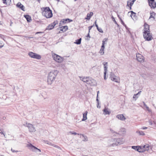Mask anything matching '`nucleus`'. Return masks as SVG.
<instances>
[{
  "instance_id": "nucleus-1",
  "label": "nucleus",
  "mask_w": 156,
  "mask_h": 156,
  "mask_svg": "<svg viewBox=\"0 0 156 156\" xmlns=\"http://www.w3.org/2000/svg\"><path fill=\"white\" fill-rule=\"evenodd\" d=\"M80 78L81 80L90 86H96L97 85V83L96 80L91 77L80 76Z\"/></svg>"
},
{
  "instance_id": "nucleus-2",
  "label": "nucleus",
  "mask_w": 156,
  "mask_h": 156,
  "mask_svg": "<svg viewBox=\"0 0 156 156\" xmlns=\"http://www.w3.org/2000/svg\"><path fill=\"white\" fill-rule=\"evenodd\" d=\"M57 70H54L50 72L47 79V82L49 84H51L55 80V78L58 73Z\"/></svg>"
},
{
  "instance_id": "nucleus-3",
  "label": "nucleus",
  "mask_w": 156,
  "mask_h": 156,
  "mask_svg": "<svg viewBox=\"0 0 156 156\" xmlns=\"http://www.w3.org/2000/svg\"><path fill=\"white\" fill-rule=\"evenodd\" d=\"M42 14L43 16L47 18H50L52 16V13L51 10L49 7H47L43 8Z\"/></svg>"
},
{
  "instance_id": "nucleus-4",
  "label": "nucleus",
  "mask_w": 156,
  "mask_h": 156,
  "mask_svg": "<svg viewBox=\"0 0 156 156\" xmlns=\"http://www.w3.org/2000/svg\"><path fill=\"white\" fill-rule=\"evenodd\" d=\"M52 56L53 59L58 62L61 63L62 62L63 60V58L61 57L56 54H53Z\"/></svg>"
},
{
  "instance_id": "nucleus-5",
  "label": "nucleus",
  "mask_w": 156,
  "mask_h": 156,
  "mask_svg": "<svg viewBox=\"0 0 156 156\" xmlns=\"http://www.w3.org/2000/svg\"><path fill=\"white\" fill-rule=\"evenodd\" d=\"M143 36L145 40L147 41H151L153 39L152 35L150 33V31L146 32H143Z\"/></svg>"
},
{
  "instance_id": "nucleus-6",
  "label": "nucleus",
  "mask_w": 156,
  "mask_h": 156,
  "mask_svg": "<svg viewBox=\"0 0 156 156\" xmlns=\"http://www.w3.org/2000/svg\"><path fill=\"white\" fill-rule=\"evenodd\" d=\"M108 146L110 147H113L117 146L115 142V138H112L108 140L107 141Z\"/></svg>"
},
{
  "instance_id": "nucleus-7",
  "label": "nucleus",
  "mask_w": 156,
  "mask_h": 156,
  "mask_svg": "<svg viewBox=\"0 0 156 156\" xmlns=\"http://www.w3.org/2000/svg\"><path fill=\"white\" fill-rule=\"evenodd\" d=\"M28 54L30 57L34 58H35L39 60L41 58V57L40 55L32 52H29Z\"/></svg>"
},
{
  "instance_id": "nucleus-8",
  "label": "nucleus",
  "mask_w": 156,
  "mask_h": 156,
  "mask_svg": "<svg viewBox=\"0 0 156 156\" xmlns=\"http://www.w3.org/2000/svg\"><path fill=\"white\" fill-rule=\"evenodd\" d=\"M27 146L30 147V149L32 151L36 152H41V150L32 145L31 144H29L27 145Z\"/></svg>"
},
{
  "instance_id": "nucleus-9",
  "label": "nucleus",
  "mask_w": 156,
  "mask_h": 156,
  "mask_svg": "<svg viewBox=\"0 0 156 156\" xmlns=\"http://www.w3.org/2000/svg\"><path fill=\"white\" fill-rule=\"evenodd\" d=\"M110 78L112 81L118 83L119 80V78L115 76L113 73H112L110 75Z\"/></svg>"
},
{
  "instance_id": "nucleus-10",
  "label": "nucleus",
  "mask_w": 156,
  "mask_h": 156,
  "mask_svg": "<svg viewBox=\"0 0 156 156\" xmlns=\"http://www.w3.org/2000/svg\"><path fill=\"white\" fill-rule=\"evenodd\" d=\"M149 3V5L151 8L154 9L156 7V2L154 0H147Z\"/></svg>"
},
{
  "instance_id": "nucleus-11",
  "label": "nucleus",
  "mask_w": 156,
  "mask_h": 156,
  "mask_svg": "<svg viewBox=\"0 0 156 156\" xmlns=\"http://www.w3.org/2000/svg\"><path fill=\"white\" fill-rule=\"evenodd\" d=\"M115 142L117 144V146L119 144H123L124 142V140L123 138H119L117 139L115 138Z\"/></svg>"
},
{
  "instance_id": "nucleus-12",
  "label": "nucleus",
  "mask_w": 156,
  "mask_h": 156,
  "mask_svg": "<svg viewBox=\"0 0 156 156\" xmlns=\"http://www.w3.org/2000/svg\"><path fill=\"white\" fill-rule=\"evenodd\" d=\"M30 132H34L36 131V129L33 125L30 124L29 123L27 126Z\"/></svg>"
},
{
  "instance_id": "nucleus-13",
  "label": "nucleus",
  "mask_w": 156,
  "mask_h": 156,
  "mask_svg": "<svg viewBox=\"0 0 156 156\" xmlns=\"http://www.w3.org/2000/svg\"><path fill=\"white\" fill-rule=\"evenodd\" d=\"M136 59L139 62H142L144 61V57L141 54H136Z\"/></svg>"
},
{
  "instance_id": "nucleus-14",
  "label": "nucleus",
  "mask_w": 156,
  "mask_h": 156,
  "mask_svg": "<svg viewBox=\"0 0 156 156\" xmlns=\"http://www.w3.org/2000/svg\"><path fill=\"white\" fill-rule=\"evenodd\" d=\"M130 12L131 13L130 16L131 17L132 19L134 20H137V16H136V13L132 11L129 12L128 13H129Z\"/></svg>"
},
{
  "instance_id": "nucleus-15",
  "label": "nucleus",
  "mask_w": 156,
  "mask_h": 156,
  "mask_svg": "<svg viewBox=\"0 0 156 156\" xmlns=\"http://www.w3.org/2000/svg\"><path fill=\"white\" fill-rule=\"evenodd\" d=\"M57 22H54L53 23L51 24L50 25H49L47 27V28L46 29V30H51L52 29H53L54 27V26L56 25L57 23Z\"/></svg>"
},
{
  "instance_id": "nucleus-16",
  "label": "nucleus",
  "mask_w": 156,
  "mask_h": 156,
  "mask_svg": "<svg viewBox=\"0 0 156 156\" xmlns=\"http://www.w3.org/2000/svg\"><path fill=\"white\" fill-rule=\"evenodd\" d=\"M45 143H46V144H48L49 145H51V146H52L54 147H55L56 148H57L58 149H60V147L58 146L57 145H56L53 144H52V143L50 142H49L48 141H45Z\"/></svg>"
},
{
  "instance_id": "nucleus-17",
  "label": "nucleus",
  "mask_w": 156,
  "mask_h": 156,
  "mask_svg": "<svg viewBox=\"0 0 156 156\" xmlns=\"http://www.w3.org/2000/svg\"><path fill=\"white\" fill-rule=\"evenodd\" d=\"M116 117L122 121L125 120L126 119L125 117L122 114L118 115L116 116Z\"/></svg>"
},
{
  "instance_id": "nucleus-18",
  "label": "nucleus",
  "mask_w": 156,
  "mask_h": 156,
  "mask_svg": "<svg viewBox=\"0 0 156 156\" xmlns=\"http://www.w3.org/2000/svg\"><path fill=\"white\" fill-rule=\"evenodd\" d=\"M16 6L18 8L24 11V6L22 5L20 2H19L16 5Z\"/></svg>"
},
{
  "instance_id": "nucleus-19",
  "label": "nucleus",
  "mask_w": 156,
  "mask_h": 156,
  "mask_svg": "<svg viewBox=\"0 0 156 156\" xmlns=\"http://www.w3.org/2000/svg\"><path fill=\"white\" fill-rule=\"evenodd\" d=\"M61 27V29H60V33L64 32L66 31L68 29V27L67 26H64L62 27Z\"/></svg>"
},
{
  "instance_id": "nucleus-20",
  "label": "nucleus",
  "mask_w": 156,
  "mask_h": 156,
  "mask_svg": "<svg viewBox=\"0 0 156 156\" xmlns=\"http://www.w3.org/2000/svg\"><path fill=\"white\" fill-rule=\"evenodd\" d=\"M141 92V91H140L138 93L134 94L133 97V99H135V101H136V100L139 97L140 95V94Z\"/></svg>"
},
{
  "instance_id": "nucleus-21",
  "label": "nucleus",
  "mask_w": 156,
  "mask_h": 156,
  "mask_svg": "<svg viewBox=\"0 0 156 156\" xmlns=\"http://www.w3.org/2000/svg\"><path fill=\"white\" fill-rule=\"evenodd\" d=\"M149 26L146 23L144 24V32H149Z\"/></svg>"
},
{
  "instance_id": "nucleus-22",
  "label": "nucleus",
  "mask_w": 156,
  "mask_h": 156,
  "mask_svg": "<svg viewBox=\"0 0 156 156\" xmlns=\"http://www.w3.org/2000/svg\"><path fill=\"white\" fill-rule=\"evenodd\" d=\"M108 38H105L102 41V45L101 46L102 48H105V44H106L107 42Z\"/></svg>"
},
{
  "instance_id": "nucleus-23",
  "label": "nucleus",
  "mask_w": 156,
  "mask_h": 156,
  "mask_svg": "<svg viewBox=\"0 0 156 156\" xmlns=\"http://www.w3.org/2000/svg\"><path fill=\"white\" fill-rule=\"evenodd\" d=\"M87 112L86 111L83 114V118L82 119V121H84L87 119Z\"/></svg>"
},
{
  "instance_id": "nucleus-24",
  "label": "nucleus",
  "mask_w": 156,
  "mask_h": 156,
  "mask_svg": "<svg viewBox=\"0 0 156 156\" xmlns=\"http://www.w3.org/2000/svg\"><path fill=\"white\" fill-rule=\"evenodd\" d=\"M24 17L26 18L27 21L30 22L32 20L31 17L28 15H25Z\"/></svg>"
},
{
  "instance_id": "nucleus-25",
  "label": "nucleus",
  "mask_w": 156,
  "mask_h": 156,
  "mask_svg": "<svg viewBox=\"0 0 156 156\" xmlns=\"http://www.w3.org/2000/svg\"><path fill=\"white\" fill-rule=\"evenodd\" d=\"M80 138L82 139L83 141H87V137L86 136H84L83 134H80Z\"/></svg>"
},
{
  "instance_id": "nucleus-26",
  "label": "nucleus",
  "mask_w": 156,
  "mask_h": 156,
  "mask_svg": "<svg viewBox=\"0 0 156 156\" xmlns=\"http://www.w3.org/2000/svg\"><path fill=\"white\" fill-rule=\"evenodd\" d=\"M150 147V145L148 144H146L143 146H142V148H144V151L146 150L147 151L149 149Z\"/></svg>"
},
{
  "instance_id": "nucleus-27",
  "label": "nucleus",
  "mask_w": 156,
  "mask_h": 156,
  "mask_svg": "<svg viewBox=\"0 0 156 156\" xmlns=\"http://www.w3.org/2000/svg\"><path fill=\"white\" fill-rule=\"evenodd\" d=\"M11 0H3V3L6 5H9L11 2Z\"/></svg>"
},
{
  "instance_id": "nucleus-28",
  "label": "nucleus",
  "mask_w": 156,
  "mask_h": 156,
  "mask_svg": "<svg viewBox=\"0 0 156 156\" xmlns=\"http://www.w3.org/2000/svg\"><path fill=\"white\" fill-rule=\"evenodd\" d=\"M156 15V13L154 12H153L152 13H150V16L149 17V19H150L151 18H153L154 20L155 19V15Z\"/></svg>"
},
{
  "instance_id": "nucleus-29",
  "label": "nucleus",
  "mask_w": 156,
  "mask_h": 156,
  "mask_svg": "<svg viewBox=\"0 0 156 156\" xmlns=\"http://www.w3.org/2000/svg\"><path fill=\"white\" fill-rule=\"evenodd\" d=\"M93 15V13L92 12H90L89 14H87V17L86 18V19L87 20H89L90 18Z\"/></svg>"
},
{
  "instance_id": "nucleus-30",
  "label": "nucleus",
  "mask_w": 156,
  "mask_h": 156,
  "mask_svg": "<svg viewBox=\"0 0 156 156\" xmlns=\"http://www.w3.org/2000/svg\"><path fill=\"white\" fill-rule=\"evenodd\" d=\"M104 112L105 113V115H109L110 113L111 112L109 111H108V110L107 108H105L103 110Z\"/></svg>"
},
{
  "instance_id": "nucleus-31",
  "label": "nucleus",
  "mask_w": 156,
  "mask_h": 156,
  "mask_svg": "<svg viewBox=\"0 0 156 156\" xmlns=\"http://www.w3.org/2000/svg\"><path fill=\"white\" fill-rule=\"evenodd\" d=\"M136 133L139 135L143 136L145 135V133L142 131H136Z\"/></svg>"
},
{
  "instance_id": "nucleus-32",
  "label": "nucleus",
  "mask_w": 156,
  "mask_h": 156,
  "mask_svg": "<svg viewBox=\"0 0 156 156\" xmlns=\"http://www.w3.org/2000/svg\"><path fill=\"white\" fill-rule=\"evenodd\" d=\"M120 132L122 134H124L126 132V129L124 128H122L120 129Z\"/></svg>"
},
{
  "instance_id": "nucleus-33",
  "label": "nucleus",
  "mask_w": 156,
  "mask_h": 156,
  "mask_svg": "<svg viewBox=\"0 0 156 156\" xmlns=\"http://www.w3.org/2000/svg\"><path fill=\"white\" fill-rule=\"evenodd\" d=\"M81 38H80L76 40V42H75V43L77 44H80L81 42Z\"/></svg>"
},
{
  "instance_id": "nucleus-34",
  "label": "nucleus",
  "mask_w": 156,
  "mask_h": 156,
  "mask_svg": "<svg viewBox=\"0 0 156 156\" xmlns=\"http://www.w3.org/2000/svg\"><path fill=\"white\" fill-rule=\"evenodd\" d=\"M137 149H139V151H138L139 152H144V150L142 148V146H138Z\"/></svg>"
},
{
  "instance_id": "nucleus-35",
  "label": "nucleus",
  "mask_w": 156,
  "mask_h": 156,
  "mask_svg": "<svg viewBox=\"0 0 156 156\" xmlns=\"http://www.w3.org/2000/svg\"><path fill=\"white\" fill-rule=\"evenodd\" d=\"M108 64V62H104L103 63L104 70H107V65Z\"/></svg>"
},
{
  "instance_id": "nucleus-36",
  "label": "nucleus",
  "mask_w": 156,
  "mask_h": 156,
  "mask_svg": "<svg viewBox=\"0 0 156 156\" xmlns=\"http://www.w3.org/2000/svg\"><path fill=\"white\" fill-rule=\"evenodd\" d=\"M143 103L144 105L146 107L147 110L149 112H151V110L149 108V107L146 105L145 104V103L144 102H143Z\"/></svg>"
},
{
  "instance_id": "nucleus-37",
  "label": "nucleus",
  "mask_w": 156,
  "mask_h": 156,
  "mask_svg": "<svg viewBox=\"0 0 156 156\" xmlns=\"http://www.w3.org/2000/svg\"><path fill=\"white\" fill-rule=\"evenodd\" d=\"M104 48H102L101 47V49H100V51L99 53L101 55H103L104 53Z\"/></svg>"
},
{
  "instance_id": "nucleus-38",
  "label": "nucleus",
  "mask_w": 156,
  "mask_h": 156,
  "mask_svg": "<svg viewBox=\"0 0 156 156\" xmlns=\"http://www.w3.org/2000/svg\"><path fill=\"white\" fill-rule=\"evenodd\" d=\"M138 146H132V148L134 150H136L137 151H139V149H137Z\"/></svg>"
},
{
  "instance_id": "nucleus-39",
  "label": "nucleus",
  "mask_w": 156,
  "mask_h": 156,
  "mask_svg": "<svg viewBox=\"0 0 156 156\" xmlns=\"http://www.w3.org/2000/svg\"><path fill=\"white\" fill-rule=\"evenodd\" d=\"M68 20L69 21V22H72V21H73V20H70V19H67L65 20L64 21H62V22L63 23H66V22Z\"/></svg>"
},
{
  "instance_id": "nucleus-40",
  "label": "nucleus",
  "mask_w": 156,
  "mask_h": 156,
  "mask_svg": "<svg viewBox=\"0 0 156 156\" xmlns=\"http://www.w3.org/2000/svg\"><path fill=\"white\" fill-rule=\"evenodd\" d=\"M107 70H104V79L106 80V75Z\"/></svg>"
},
{
  "instance_id": "nucleus-41",
  "label": "nucleus",
  "mask_w": 156,
  "mask_h": 156,
  "mask_svg": "<svg viewBox=\"0 0 156 156\" xmlns=\"http://www.w3.org/2000/svg\"><path fill=\"white\" fill-rule=\"evenodd\" d=\"M4 44L3 43L2 41H0V48H2L3 47Z\"/></svg>"
},
{
  "instance_id": "nucleus-42",
  "label": "nucleus",
  "mask_w": 156,
  "mask_h": 156,
  "mask_svg": "<svg viewBox=\"0 0 156 156\" xmlns=\"http://www.w3.org/2000/svg\"><path fill=\"white\" fill-rule=\"evenodd\" d=\"M112 20L114 22V23H115L118 26L119 25L118 24V23H117L116 21V20H115L114 18L113 17V16H112Z\"/></svg>"
},
{
  "instance_id": "nucleus-43",
  "label": "nucleus",
  "mask_w": 156,
  "mask_h": 156,
  "mask_svg": "<svg viewBox=\"0 0 156 156\" xmlns=\"http://www.w3.org/2000/svg\"><path fill=\"white\" fill-rule=\"evenodd\" d=\"M69 133H71L72 134H74V135H80L79 134V133H76V132H72V131H70Z\"/></svg>"
},
{
  "instance_id": "nucleus-44",
  "label": "nucleus",
  "mask_w": 156,
  "mask_h": 156,
  "mask_svg": "<svg viewBox=\"0 0 156 156\" xmlns=\"http://www.w3.org/2000/svg\"><path fill=\"white\" fill-rule=\"evenodd\" d=\"M135 1V0H133L131 2L129 3V5L130 6H131L133 5V4L134 2Z\"/></svg>"
},
{
  "instance_id": "nucleus-45",
  "label": "nucleus",
  "mask_w": 156,
  "mask_h": 156,
  "mask_svg": "<svg viewBox=\"0 0 156 156\" xmlns=\"http://www.w3.org/2000/svg\"><path fill=\"white\" fill-rule=\"evenodd\" d=\"M23 37L25 38H33V37H30V36H23Z\"/></svg>"
},
{
  "instance_id": "nucleus-46",
  "label": "nucleus",
  "mask_w": 156,
  "mask_h": 156,
  "mask_svg": "<svg viewBox=\"0 0 156 156\" xmlns=\"http://www.w3.org/2000/svg\"><path fill=\"white\" fill-rule=\"evenodd\" d=\"M148 122L150 125H152L153 124V122L151 119H149Z\"/></svg>"
},
{
  "instance_id": "nucleus-47",
  "label": "nucleus",
  "mask_w": 156,
  "mask_h": 156,
  "mask_svg": "<svg viewBox=\"0 0 156 156\" xmlns=\"http://www.w3.org/2000/svg\"><path fill=\"white\" fill-rule=\"evenodd\" d=\"M118 16L119 17V19H120V20H121V23H122L124 25V26H126V25H125V24H124V22H123V21H122V19L119 17V16Z\"/></svg>"
},
{
  "instance_id": "nucleus-48",
  "label": "nucleus",
  "mask_w": 156,
  "mask_h": 156,
  "mask_svg": "<svg viewBox=\"0 0 156 156\" xmlns=\"http://www.w3.org/2000/svg\"><path fill=\"white\" fill-rule=\"evenodd\" d=\"M97 30L99 31V32L100 33H103V31L102 30V29L101 28H98V29Z\"/></svg>"
},
{
  "instance_id": "nucleus-49",
  "label": "nucleus",
  "mask_w": 156,
  "mask_h": 156,
  "mask_svg": "<svg viewBox=\"0 0 156 156\" xmlns=\"http://www.w3.org/2000/svg\"><path fill=\"white\" fill-rule=\"evenodd\" d=\"M11 150L12 152H19V151H16L15 150H13L12 148H11Z\"/></svg>"
},
{
  "instance_id": "nucleus-50",
  "label": "nucleus",
  "mask_w": 156,
  "mask_h": 156,
  "mask_svg": "<svg viewBox=\"0 0 156 156\" xmlns=\"http://www.w3.org/2000/svg\"><path fill=\"white\" fill-rule=\"evenodd\" d=\"M110 131L112 133H116V134H118L117 133L115 132L112 129H110Z\"/></svg>"
},
{
  "instance_id": "nucleus-51",
  "label": "nucleus",
  "mask_w": 156,
  "mask_h": 156,
  "mask_svg": "<svg viewBox=\"0 0 156 156\" xmlns=\"http://www.w3.org/2000/svg\"><path fill=\"white\" fill-rule=\"evenodd\" d=\"M96 101H97V103L98 104V105H99V100L98 99V95H97V96Z\"/></svg>"
},
{
  "instance_id": "nucleus-52",
  "label": "nucleus",
  "mask_w": 156,
  "mask_h": 156,
  "mask_svg": "<svg viewBox=\"0 0 156 156\" xmlns=\"http://www.w3.org/2000/svg\"><path fill=\"white\" fill-rule=\"evenodd\" d=\"M93 26H90V27H88V29H89V32H90V30L93 27Z\"/></svg>"
},
{
  "instance_id": "nucleus-53",
  "label": "nucleus",
  "mask_w": 156,
  "mask_h": 156,
  "mask_svg": "<svg viewBox=\"0 0 156 156\" xmlns=\"http://www.w3.org/2000/svg\"><path fill=\"white\" fill-rule=\"evenodd\" d=\"M0 37L1 38L3 39H4V36L3 35L1 34H0Z\"/></svg>"
},
{
  "instance_id": "nucleus-54",
  "label": "nucleus",
  "mask_w": 156,
  "mask_h": 156,
  "mask_svg": "<svg viewBox=\"0 0 156 156\" xmlns=\"http://www.w3.org/2000/svg\"><path fill=\"white\" fill-rule=\"evenodd\" d=\"M147 129V127L145 126H143L142 127L141 129Z\"/></svg>"
},
{
  "instance_id": "nucleus-55",
  "label": "nucleus",
  "mask_w": 156,
  "mask_h": 156,
  "mask_svg": "<svg viewBox=\"0 0 156 156\" xmlns=\"http://www.w3.org/2000/svg\"><path fill=\"white\" fill-rule=\"evenodd\" d=\"M1 134H3V135L4 136V137L5 138H6V137H5V133H3V132H2V131L0 132V133Z\"/></svg>"
},
{
  "instance_id": "nucleus-56",
  "label": "nucleus",
  "mask_w": 156,
  "mask_h": 156,
  "mask_svg": "<svg viewBox=\"0 0 156 156\" xmlns=\"http://www.w3.org/2000/svg\"><path fill=\"white\" fill-rule=\"evenodd\" d=\"M87 37H89V38L90 37V35H89V33L88 34H87Z\"/></svg>"
},
{
  "instance_id": "nucleus-57",
  "label": "nucleus",
  "mask_w": 156,
  "mask_h": 156,
  "mask_svg": "<svg viewBox=\"0 0 156 156\" xmlns=\"http://www.w3.org/2000/svg\"><path fill=\"white\" fill-rule=\"evenodd\" d=\"M95 26L96 27L97 29H98V28L99 27H98V25H96Z\"/></svg>"
},
{
  "instance_id": "nucleus-58",
  "label": "nucleus",
  "mask_w": 156,
  "mask_h": 156,
  "mask_svg": "<svg viewBox=\"0 0 156 156\" xmlns=\"http://www.w3.org/2000/svg\"><path fill=\"white\" fill-rule=\"evenodd\" d=\"M42 33V32H37L36 33V34H40V33Z\"/></svg>"
},
{
  "instance_id": "nucleus-59",
  "label": "nucleus",
  "mask_w": 156,
  "mask_h": 156,
  "mask_svg": "<svg viewBox=\"0 0 156 156\" xmlns=\"http://www.w3.org/2000/svg\"><path fill=\"white\" fill-rule=\"evenodd\" d=\"M94 24H95V26H96V25H98L97 24V20L95 21V22H94Z\"/></svg>"
},
{
  "instance_id": "nucleus-60",
  "label": "nucleus",
  "mask_w": 156,
  "mask_h": 156,
  "mask_svg": "<svg viewBox=\"0 0 156 156\" xmlns=\"http://www.w3.org/2000/svg\"><path fill=\"white\" fill-rule=\"evenodd\" d=\"M97 107L98 108H100V106H99V105H98V104L97 103Z\"/></svg>"
},
{
  "instance_id": "nucleus-61",
  "label": "nucleus",
  "mask_w": 156,
  "mask_h": 156,
  "mask_svg": "<svg viewBox=\"0 0 156 156\" xmlns=\"http://www.w3.org/2000/svg\"><path fill=\"white\" fill-rule=\"evenodd\" d=\"M10 23H10V26H12V23L11 21Z\"/></svg>"
},
{
  "instance_id": "nucleus-62",
  "label": "nucleus",
  "mask_w": 156,
  "mask_h": 156,
  "mask_svg": "<svg viewBox=\"0 0 156 156\" xmlns=\"http://www.w3.org/2000/svg\"><path fill=\"white\" fill-rule=\"evenodd\" d=\"M153 122L154 124H156V122H155V121H153Z\"/></svg>"
},
{
  "instance_id": "nucleus-63",
  "label": "nucleus",
  "mask_w": 156,
  "mask_h": 156,
  "mask_svg": "<svg viewBox=\"0 0 156 156\" xmlns=\"http://www.w3.org/2000/svg\"><path fill=\"white\" fill-rule=\"evenodd\" d=\"M99 93V91H98V92H97V95H98V94Z\"/></svg>"
},
{
  "instance_id": "nucleus-64",
  "label": "nucleus",
  "mask_w": 156,
  "mask_h": 156,
  "mask_svg": "<svg viewBox=\"0 0 156 156\" xmlns=\"http://www.w3.org/2000/svg\"><path fill=\"white\" fill-rule=\"evenodd\" d=\"M83 156H88L86 155H83Z\"/></svg>"
}]
</instances>
